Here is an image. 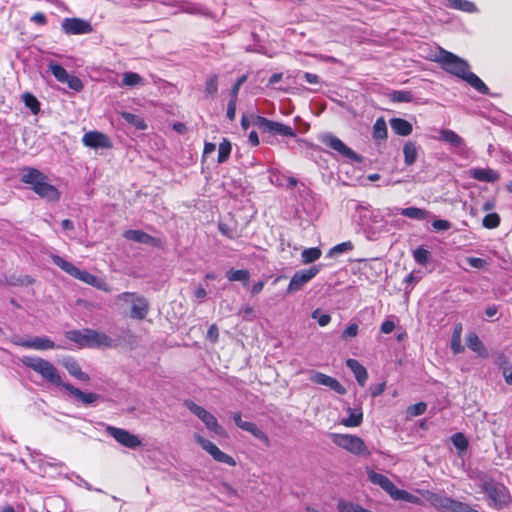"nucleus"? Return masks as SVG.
Instances as JSON below:
<instances>
[{
    "label": "nucleus",
    "instance_id": "72a5a7b5",
    "mask_svg": "<svg viewBox=\"0 0 512 512\" xmlns=\"http://www.w3.org/2000/svg\"><path fill=\"white\" fill-rule=\"evenodd\" d=\"M461 332H462V325L457 324L454 327V331L452 334L451 339V349L454 354H460L464 352V346L461 344Z\"/></svg>",
    "mask_w": 512,
    "mask_h": 512
},
{
    "label": "nucleus",
    "instance_id": "de8ad7c7",
    "mask_svg": "<svg viewBox=\"0 0 512 512\" xmlns=\"http://www.w3.org/2000/svg\"><path fill=\"white\" fill-rule=\"evenodd\" d=\"M413 257L418 264L424 266L429 262L431 258V253L427 249H424L423 247H418L413 251Z\"/></svg>",
    "mask_w": 512,
    "mask_h": 512
},
{
    "label": "nucleus",
    "instance_id": "20e7f679",
    "mask_svg": "<svg viewBox=\"0 0 512 512\" xmlns=\"http://www.w3.org/2000/svg\"><path fill=\"white\" fill-rule=\"evenodd\" d=\"M184 405L191 413H193L204 423L205 427L210 432L220 437L226 436L225 429L222 425L219 424L217 418L212 413L207 411L202 406L196 404L192 400H185Z\"/></svg>",
    "mask_w": 512,
    "mask_h": 512
},
{
    "label": "nucleus",
    "instance_id": "8fccbe9b",
    "mask_svg": "<svg viewBox=\"0 0 512 512\" xmlns=\"http://www.w3.org/2000/svg\"><path fill=\"white\" fill-rule=\"evenodd\" d=\"M500 216L497 213H488L482 221V224L487 229H494L500 225Z\"/></svg>",
    "mask_w": 512,
    "mask_h": 512
},
{
    "label": "nucleus",
    "instance_id": "6ab92c4d",
    "mask_svg": "<svg viewBox=\"0 0 512 512\" xmlns=\"http://www.w3.org/2000/svg\"><path fill=\"white\" fill-rule=\"evenodd\" d=\"M368 479L371 483L380 486L385 492H387L391 498L395 495L397 487L394 483L385 475L377 473L373 470L367 472Z\"/></svg>",
    "mask_w": 512,
    "mask_h": 512
},
{
    "label": "nucleus",
    "instance_id": "423d86ee",
    "mask_svg": "<svg viewBox=\"0 0 512 512\" xmlns=\"http://www.w3.org/2000/svg\"><path fill=\"white\" fill-rule=\"evenodd\" d=\"M331 439L336 446L354 455H370V451L364 441L356 435L333 433L331 434Z\"/></svg>",
    "mask_w": 512,
    "mask_h": 512
},
{
    "label": "nucleus",
    "instance_id": "603ef678",
    "mask_svg": "<svg viewBox=\"0 0 512 512\" xmlns=\"http://www.w3.org/2000/svg\"><path fill=\"white\" fill-rule=\"evenodd\" d=\"M337 508L339 512H360L362 506L355 504L353 502L339 500Z\"/></svg>",
    "mask_w": 512,
    "mask_h": 512
},
{
    "label": "nucleus",
    "instance_id": "5701e85b",
    "mask_svg": "<svg viewBox=\"0 0 512 512\" xmlns=\"http://www.w3.org/2000/svg\"><path fill=\"white\" fill-rule=\"evenodd\" d=\"M346 366L353 372L358 384L364 386L367 379L368 373L366 368L356 359H347Z\"/></svg>",
    "mask_w": 512,
    "mask_h": 512
},
{
    "label": "nucleus",
    "instance_id": "aec40b11",
    "mask_svg": "<svg viewBox=\"0 0 512 512\" xmlns=\"http://www.w3.org/2000/svg\"><path fill=\"white\" fill-rule=\"evenodd\" d=\"M469 176L477 181L494 183L500 179V174L491 168H471Z\"/></svg>",
    "mask_w": 512,
    "mask_h": 512
},
{
    "label": "nucleus",
    "instance_id": "ea45409f",
    "mask_svg": "<svg viewBox=\"0 0 512 512\" xmlns=\"http://www.w3.org/2000/svg\"><path fill=\"white\" fill-rule=\"evenodd\" d=\"M22 100H23L25 106L27 108H29L33 114L36 115L39 113L40 102L37 100V98L33 94H31L29 92H25L22 95Z\"/></svg>",
    "mask_w": 512,
    "mask_h": 512
},
{
    "label": "nucleus",
    "instance_id": "6e6552de",
    "mask_svg": "<svg viewBox=\"0 0 512 512\" xmlns=\"http://www.w3.org/2000/svg\"><path fill=\"white\" fill-rule=\"evenodd\" d=\"M117 299L132 304L130 312L131 318L143 320L147 316L149 303L144 296L132 292H123L117 296Z\"/></svg>",
    "mask_w": 512,
    "mask_h": 512
},
{
    "label": "nucleus",
    "instance_id": "473e14b6",
    "mask_svg": "<svg viewBox=\"0 0 512 512\" xmlns=\"http://www.w3.org/2000/svg\"><path fill=\"white\" fill-rule=\"evenodd\" d=\"M226 277L231 282L240 281L244 286H246L250 278V272L246 269H230L226 272Z\"/></svg>",
    "mask_w": 512,
    "mask_h": 512
},
{
    "label": "nucleus",
    "instance_id": "393cba45",
    "mask_svg": "<svg viewBox=\"0 0 512 512\" xmlns=\"http://www.w3.org/2000/svg\"><path fill=\"white\" fill-rule=\"evenodd\" d=\"M397 211L402 216L418 221H423L432 217V214L428 210L418 207L397 208Z\"/></svg>",
    "mask_w": 512,
    "mask_h": 512
},
{
    "label": "nucleus",
    "instance_id": "412c9836",
    "mask_svg": "<svg viewBox=\"0 0 512 512\" xmlns=\"http://www.w3.org/2000/svg\"><path fill=\"white\" fill-rule=\"evenodd\" d=\"M15 344L36 350H48L55 348V344L52 340L47 337H35L30 340H18L14 342Z\"/></svg>",
    "mask_w": 512,
    "mask_h": 512
},
{
    "label": "nucleus",
    "instance_id": "6e6d98bb",
    "mask_svg": "<svg viewBox=\"0 0 512 512\" xmlns=\"http://www.w3.org/2000/svg\"><path fill=\"white\" fill-rule=\"evenodd\" d=\"M64 83H66L70 89L76 92H80L84 87L82 81L77 76L70 74L67 76V80H65Z\"/></svg>",
    "mask_w": 512,
    "mask_h": 512
},
{
    "label": "nucleus",
    "instance_id": "dca6fc26",
    "mask_svg": "<svg viewBox=\"0 0 512 512\" xmlns=\"http://www.w3.org/2000/svg\"><path fill=\"white\" fill-rule=\"evenodd\" d=\"M82 142L86 147L98 149V148H111L112 143L109 137L98 131H90L84 134Z\"/></svg>",
    "mask_w": 512,
    "mask_h": 512
},
{
    "label": "nucleus",
    "instance_id": "3c124183",
    "mask_svg": "<svg viewBox=\"0 0 512 512\" xmlns=\"http://www.w3.org/2000/svg\"><path fill=\"white\" fill-rule=\"evenodd\" d=\"M450 499L449 497H445V496H441V495H438V494H432L429 498V501L431 502V504L438 508V509H446L447 510V506H448V502H450Z\"/></svg>",
    "mask_w": 512,
    "mask_h": 512
},
{
    "label": "nucleus",
    "instance_id": "39448f33",
    "mask_svg": "<svg viewBox=\"0 0 512 512\" xmlns=\"http://www.w3.org/2000/svg\"><path fill=\"white\" fill-rule=\"evenodd\" d=\"M482 490L487 494L490 505L495 509H502L510 502V494L508 489L501 483L492 479L482 483Z\"/></svg>",
    "mask_w": 512,
    "mask_h": 512
},
{
    "label": "nucleus",
    "instance_id": "338daca9",
    "mask_svg": "<svg viewBox=\"0 0 512 512\" xmlns=\"http://www.w3.org/2000/svg\"><path fill=\"white\" fill-rule=\"evenodd\" d=\"M183 10L190 14H201L202 13V8L193 3H186L183 6Z\"/></svg>",
    "mask_w": 512,
    "mask_h": 512
},
{
    "label": "nucleus",
    "instance_id": "e433bc0d",
    "mask_svg": "<svg viewBox=\"0 0 512 512\" xmlns=\"http://www.w3.org/2000/svg\"><path fill=\"white\" fill-rule=\"evenodd\" d=\"M448 4L451 8L464 12L474 13L477 11L475 4L468 0H448Z\"/></svg>",
    "mask_w": 512,
    "mask_h": 512
},
{
    "label": "nucleus",
    "instance_id": "58836bf2",
    "mask_svg": "<svg viewBox=\"0 0 512 512\" xmlns=\"http://www.w3.org/2000/svg\"><path fill=\"white\" fill-rule=\"evenodd\" d=\"M74 278L79 279L89 285L100 288L101 280L97 276H95L87 271H82L80 269H77V272L75 273Z\"/></svg>",
    "mask_w": 512,
    "mask_h": 512
},
{
    "label": "nucleus",
    "instance_id": "5fc2aeb1",
    "mask_svg": "<svg viewBox=\"0 0 512 512\" xmlns=\"http://www.w3.org/2000/svg\"><path fill=\"white\" fill-rule=\"evenodd\" d=\"M427 409V404L425 402H418L414 405H411L407 409V413L411 417H416L425 413Z\"/></svg>",
    "mask_w": 512,
    "mask_h": 512
},
{
    "label": "nucleus",
    "instance_id": "f8f14e48",
    "mask_svg": "<svg viewBox=\"0 0 512 512\" xmlns=\"http://www.w3.org/2000/svg\"><path fill=\"white\" fill-rule=\"evenodd\" d=\"M320 272V266L314 265L308 269L299 270L294 273L287 287V294H293L302 289Z\"/></svg>",
    "mask_w": 512,
    "mask_h": 512
},
{
    "label": "nucleus",
    "instance_id": "b1692460",
    "mask_svg": "<svg viewBox=\"0 0 512 512\" xmlns=\"http://www.w3.org/2000/svg\"><path fill=\"white\" fill-rule=\"evenodd\" d=\"M123 237L127 240L134 241L137 243L147 244V245H155L156 239L152 237L151 235L147 234L146 232H143L141 230H126L123 233Z\"/></svg>",
    "mask_w": 512,
    "mask_h": 512
},
{
    "label": "nucleus",
    "instance_id": "69168bd1",
    "mask_svg": "<svg viewBox=\"0 0 512 512\" xmlns=\"http://www.w3.org/2000/svg\"><path fill=\"white\" fill-rule=\"evenodd\" d=\"M218 336V327L215 324H212L207 331V339H209L211 342H216L218 340Z\"/></svg>",
    "mask_w": 512,
    "mask_h": 512
},
{
    "label": "nucleus",
    "instance_id": "1a4fd4ad",
    "mask_svg": "<svg viewBox=\"0 0 512 512\" xmlns=\"http://www.w3.org/2000/svg\"><path fill=\"white\" fill-rule=\"evenodd\" d=\"M253 125L259 128L263 133L272 135H281L284 137H295L296 133L291 126L280 122L271 121L263 116H252Z\"/></svg>",
    "mask_w": 512,
    "mask_h": 512
},
{
    "label": "nucleus",
    "instance_id": "4468645a",
    "mask_svg": "<svg viewBox=\"0 0 512 512\" xmlns=\"http://www.w3.org/2000/svg\"><path fill=\"white\" fill-rule=\"evenodd\" d=\"M62 31L67 35L90 34L93 32L91 23L82 18H65L61 24Z\"/></svg>",
    "mask_w": 512,
    "mask_h": 512
},
{
    "label": "nucleus",
    "instance_id": "c756f323",
    "mask_svg": "<svg viewBox=\"0 0 512 512\" xmlns=\"http://www.w3.org/2000/svg\"><path fill=\"white\" fill-rule=\"evenodd\" d=\"M348 417L341 420V424L346 427H357L363 421V413L360 408H347Z\"/></svg>",
    "mask_w": 512,
    "mask_h": 512
},
{
    "label": "nucleus",
    "instance_id": "2f4dec72",
    "mask_svg": "<svg viewBox=\"0 0 512 512\" xmlns=\"http://www.w3.org/2000/svg\"><path fill=\"white\" fill-rule=\"evenodd\" d=\"M51 260H52L53 264L58 266L60 269H62L63 271H65L67 274H69L72 277H74L75 273L77 272L78 268L74 264H72L71 262L60 257L59 255L52 254Z\"/></svg>",
    "mask_w": 512,
    "mask_h": 512
},
{
    "label": "nucleus",
    "instance_id": "49530a36",
    "mask_svg": "<svg viewBox=\"0 0 512 512\" xmlns=\"http://www.w3.org/2000/svg\"><path fill=\"white\" fill-rule=\"evenodd\" d=\"M353 248H354V246L351 241L342 242V243L337 244L334 247H332L328 252V256L335 257L342 253L351 251Z\"/></svg>",
    "mask_w": 512,
    "mask_h": 512
},
{
    "label": "nucleus",
    "instance_id": "13d9d810",
    "mask_svg": "<svg viewBox=\"0 0 512 512\" xmlns=\"http://www.w3.org/2000/svg\"><path fill=\"white\" fill-rule=\"evenodd\" d=\"M247 80V76L246 75H243L241 76L240 78L237 79V81L235 82V84L232 86L231 88V91H230V99L232 100H236L237 101V98H238V93H239V90H240V87L242 86V84Z\"/></svg>",
    "mask_w": 512,
    "mask_h": 512
},
{
    "label": "nucleus",
    "instance_id": "f03ea898",
    "mask_svg": "<svg viewBox=\"0 0 512 512\" xmlns=\"http://www.w3.org/2000/svg\"><path fill=\"white\" fill-rule=\"evenodd\" d=\"M65 336L79 347L111 348L115 346V341L110 336L94 329L69 330Z\"/></svg>",
    "mask_w": 512,
    "mask_h": 512
},
{
    "label": "nucleus",
    "instance_id": "9b49d317",
    "mask_svg": "<svg viewBox=\"0 0 512 512\" xmlns=\"http://www.w3.org/2000/svg\"><path fill=\"white\" fill-rule=\"evenodd\" d=\"M194 439L196 443L199 444L201 448L206 451L215 461L227 464L229 466L236 465L234 458L221 451L213 442L207 440L199 434H195Z\"/></svg>",
    "mask_w": 512,
    "mask_h": 512
},
{
    "label": "nucleus",
    "instance_id": "cd10ccee",
    "mask_svg": "<svg viewBox=\"0 0 512 512\" xmlns=\"http://www.w3.org/2000/svg\"><path fill=\"white\" fill-rule=\"evenodd\" d=\"M466 345L469 349L476 352L481 357H487L488 352L482 341L479 339L478 335L474 332H471L466 337Z\"/></svg>",
    "mask_w": 512,
    "mask_h": 512
},
{
    "label": "nucleus",
    "instance_id": "a211bd4d",
    "mask_svg": "<svg viewBox=\"0 0 512 512\" xmlns=\"http://www.w3.org/2000/svg\"><path fill=\"white\" fill-rule=\"evenodd\" d=\"M64 389L72 395L77 402L84 406H95L101 398L99 394L94 392H83L71 384L64 385Z\"/></svg>",
    "mask_w": 512,
    "mask_h": 512
},
{
    "label": "nucleus",
    "instance_id": "f3484780",
    "mask_svg": "<svg viewBox=\"0 0 512 512\" xmlns=\"http://www.w3.org/2000/svg\"><path fill=\"white\" fill-rule=\"evenodd\" d=\"M310 380L315 384L327 386L340 395H344L347 392L346 388L336 378L321 372H313Z\"/></svg>",
    "mask_w": 512,
    "mask_h": 512
},
{
    "label": "nucleus",
    "instance_id": "e2e57ef3",
    "mask_svg": "<svg viewBox=\"0 0 512 512\" xmlns=\"http://www.w3.org/2000/svg\"><path fill=\"white\" fill-rule=\"evenodd\" d=\"M236 105L237 101L230 99L227 105L226 116L229 120L233 121L236 115Z\"/></svg>",
    "mask_w": 512,
    "mask_h": 512
},
{
    "label": "nucleus",
    "instance_id": "c9c22d12",
    "mask_svg": "<svg viewBox=\"0 0 512 512\" xmlns=\"http://www.w3.org/2000/svg\"><path fill=\"white\" fill-rule=\"evenodd\" d=\"M373 138L375 140H385L387 138V125L382 117L376 119L373 125Z\"/></svg>",
    "mask_w": 512,
    "mask_h": 512
},
{
    "label": "nucleus",
    "instance_id": "c03bdc74",
    "mask_svg": "<svg viewBox=\"0 0 512 512\" xmlns=\"http://www.w3.org/2000/svg\"><path fill=\"white\" fill-rule=\"evenodd\" d=\"M49 70L53 76L61 83H64L65 80H67V76L69 75L64 67L54 62L49 64Z\"/></svg>",
    "mask_w": 512,
    "mask_h": 512
},
{
    "label": "nucleus",
    "instance_id": "0e129e2a",
    "mask_svg": "<svg viewBox=\"0 0 512 512\" xmlns=\"http://www.w3.org/2000/svg\"><path fill=\"white\" fill-rule=\"evenodd\" d=\"M464 507V503L458 500L450 499L448 502L447 510L450 512H461Z\"/></svg>",
    "mask_w": 512,
    "mask_h": 512
},
{
    "label": "nucleus",
    "instance_id": "a878e982",
    "mask_svg": "<svg viewBox=\"0 0 512 512\" xmlns=\"http://www.w3.org/2000/svg\"><path fill=\"white\" fill-rule=\"evenodd\" d=\"M439 140L444 141L455 148L462 149L465 147L464 139L461 136H459L457 133H455L453 130H450V129L440 130Z\"/></svg>",
    "mask_w": 512,
    "mask_h": 512
},
{
    "label": "nucleus",
    "instance_id": "7c9ffc66",
    "mask_svg": "<svg viewBox=\"0 0 512 512\" xmlns=\"http://www.w3.org/2000/svg\"><path fill=\"white\" fill-rule=\"evenodd\" d=\"M462 80L466 81L479 93L483 95L489 94V88L487 87V85L473 72L468 71V73L463 77Z\"/></svg>",
    "mask_w": 512,
    "mask_h": 512
},
{
    "label": "nucleus",
    "instance_id": "bf43d9fd",
    "mask_svg": "<svg viewBox=\"0 0 512 512\" xmlns=\"http://www.w3.org/2000/svg\"><path fill=\"white\" fill-rule=\"evenodd\" d=\"M467 263L476 269H482L487 265V262L485 259L478 258V257H468Z\"/></svg>",
    "mask_w": 512,
    "mask_h": 512
},
{
    "label": "nucleus",
    "instance_id": "4d7b16f0",
    "mask_svg": "<svg viewBox=\"0 0 512 512\" xmlns=\"http://www.w3.org/2000/svg\"><path fill=\"white\" fill-rule=\"evenodd\" d=\"M311 317L312 319L317 320L321 327L328 325L331 321V316L329 314H321L319 309L314 310Z\"/></svg>",
    "mask_w": 512,
    "mask_h": 512
},
{
    "label": "nucleus",
    "instance_id": "774afa93",
    "mask_svg": "<svg viewBox=\"0 0 512 512\" xmlns=\"http://www.w3.org/2000/svg\"><path fill=\"white\" fill-rule=\"evenodd\" d=\"M395 329V323L392 320H386L381 324V332L389 334Z\"/></svg>",
    "mask_w": 512,
    "mask_h": 512
},
{
    "label": "nucleus",
    "instance_id": "37998d69",
    "mask_svg": "<svg viewBox=\"0 0 512 512\" xmlns=\"http://www.w3.org/2000/svg\"><path fill=\"white\" fill-rule=\"evenodd\" d=\"M451 441L460 454L465 452L468 448V440L461 432L455 433L451 437Z\"/></svg>",
    "mask_w": 512,
    "mask_h": 512
},
{
    "label": "nucleus",
    "instance_id": "052dcab7",
    "mask_svg": "<svg viewBox=\"0 0 512 512\" xmlns=\"http://www.w3.org/2000/svg\"><path fill=\"white\" fill-rule=\"evenodd\" d=\"M432 227L437 231H447L451 228V223L447 220L438 219L433 221Z\"/></svg>",
    "mask_w": 512,
    "mask_h": 512
},
{
    "label": "nucleus",
    "instance_id": "4c0bfd02",
    "mask_svg": "<svg viewBox=\"0 0 512 512\" xmlns=\"http://www.w3.org/2000/svg\"><path fill=\"white\" fill-rule=\"evenodd\" d=\"M121 116L127 123L135 126L139 130H145L147 128L145 121L136 114L125 111L121 113Z\"/></svg>",
    "mask_w": 512,
    "mask_h": 512
},
{
    "label": "nucleus",
    "instance_id": "a19ab883",
    "mask_svg": "<svg viewBox=\"0 0 512 512\" xmlns=\"http://www.w3.org/2000/svg\"><path fill=\"white\" fill-rule=\"evenodd\" d=\"M144 83L143 78L135 72H126L123 74L122 86H136Z\"/></svg>",
    "mask_w": 512,
    "mask_h": 512
},
{
    "label": "nucleus",
    "instance_id": "bb28decb",
    "mask_svg": "<svg viewBox=\"0 0 512 512\" xmlns=\"http://www.w3.org/2000/svg\"><path fill=\"white\" fill-rule=\"evenodd\" d=\"M389 124L393 132L400 136H408L413 130L412 124L402 118H392Z\"/></svg>",
    "mask_w": 512,
    "mask_h": 512
},
{
    "label": "nucleus",
    "instance_id": "680f3d73",
    "mask_svg": "<svg viewBox=\"0 0 512 512\" xmlns=\"http://www.w3.org/2000/svg\"><path fill=\"white\" fill-rule=\"evenodd\" d=\"M358 334V325L356 323H352L347 326V328L343 331V338H352Z\"/></svg>",
    "mask_w": 512,
    "mask_h": 512
},
{
    "label": "nucleus",
    "instance_id": "9d476101",
    "mask_svg": "<svg viewBox=\"0 0 512 512\" xmlns=\"http://www.w3.org/2000/svg\"><path fill=\"white\" fill-rule=\"evenodd\" d=\"M320 141L329 147L330 149L337 152L344 158H347L354 162H362V157L354 152L351 148H349L341 139L334 136L331 133H326L321 135Z\"/></svg>",
    "mask_w": 512,
    "mask_h": 512
},
{
    "label": "nucleus",
    "instance_id": "c85d7f7f",
    "mask_svg": "<svg viewBox=\"0 0 512 512\" xmlns=\"http://www.w3.org/2000/svg\"><path fill=\"white\" fill-rule=\"evenodd\" d=\"M420 146L413 141H407L403 146L404 163L407 166L413 165L418 157Z\"/></svg>",
    "mask_w": 512,
    "mask_h": 512
},
{
    "label": "nucleus",
    "instance_id": "a18cd8bd",
    "mask_svg": "<svg viewBox=\"0 0 512 512\" xmlns=\"http://www.w3.org/2000/svg\"><path fill=\"white\" fill-rule=\"evenodd\" d=\"M394 500H403V501H406V502H409V503H412V504H419L420 503V498L405 491V490H400L397 488V490L395 491V495H393V498Z\"/></svg>",
    "mask_w": 512,
    "mask_h": 512
},
{
    "label": "nucleus",
    "instance_id": "f704fd0d",
    "mask_svg": "<svg viewBox=\"0 0 512 512\" xmlns=\"http://www.w3.org/2000/svg\"><path fill=\"white\" fill-rule=\"evenodd\" d=\"M321 250L318 247L306 248L301 253V260L303 264H310L315 262L321 257Z\"/></svg>",
    "mask_w": 512,
    "mask_h": 512
},
{
    "label": "nucleus",
    "instance_id": "7ed1b4c3",
    "mask_svg": "<svg viewBox=\"0 0 512 512\" xmlns=\"http://www.w3.org/2000/svg\"><path fill=\"white\" fill-rule=\"evenodd\" d=\"M23 364L37 372L44 378L46 381L50 382L53 385L64 388V383L62 378L56 369V367L49 362L40 357H24L22 360Z\"/></svg>",
    "mask_w": 512,
    "mask_h": 512
},
{
    "label": "nucleus",
    "instance_id": "f257e3e1",
    "mask_svg": "<svg viewBox=\"0 0 512 512\" xmlns=\"http://www.w3.org/2000/svg\"><path fill=\"white\" fill-rule=\"evenodd\" d=\"M20 181L30 188L41 198L47 201L56 202L60 198L58 189L48 182V177L40 170L32 167L21 169Z\"/></svg>",
    "mask_w": 512,
    "mask_h": 512
},
{
    "label": "nucleus",
    "instance_id": "0eeeda50",
    "mask_svg": "<svg viewBox=\"0 0 512 512\" xmlns=\"http://www.w3.org/2000/svg\"><path fill=\"white\" fill-rule=\"evenodd\" d=\"M438 61L446 72L461 79L468 73L470 68L466 60L446 50H441Z\"/></svg>",
    "mask_w": 512,
    "mask_h": 512
},
{
    "label": "nucleus",
    "instance_id": "09e8293b",
    "mask_svg": "<svg viewBox=\"0 0 512 512\" xmlns=\"http://www.w3.org/2000/svg\"><path fill=\"white\" fill-rule=\"evenodd\" d=\"M218 91V76L211 75L207 78L205 83V94L208 96H215Z\"/></svg>",
    "mask_w": 512,
    "mask_h": 512
},
{
    "label": "nucleus",
    "instance_id": "2eb2a0df",
    "mask_svg": "<svg viewBox=\"0 0 512 512\" xmlns=\"http://www.w3.org/2000/svg\"><path fill=\"white\" fill-rule=\"evenodd\" d=\"M233 420H234L235 425L238 428L252 434L256 439L261 441L266 447H270L271 442H270L268 435L262 429H260L254 422H249V421L243 420L240 412H236L233 414Z\"/></svg>",
    "mask_w": 512,
    "mask_h": 512
},
{
    "label": "nucleus",
    "instance_id": "ddd939ff",
    "mask_svg": "<svg viewBox=\"0 0 512 512\" xmlns=\"http://www.w3.org/2000/svg\"><path fill=\"white\" fill-rule=\"evenodd\" d=\"M106 432L119 444L129 449H136L142 445V441L139 439V437L130 433L128 430L114 426H107Z\"/></svg>",
    "mask_w": 512,
    "mask_h": 512
},
{
    "label": "nucleus",
    "instance_id": "4be33fe9",
    "mask_svg": "<svg viewBox=\"0 0 512 512\" xmlns=\"http://www.w3.org/2000/svg\"><path fill=\"white\" fill-rule=\"evenodd\" d=\"M62 365L66 368L68 373L76 379L83 382L90 381V376L86 372L82 371L80 365L73 357L64 358Z\"/></svg>",
    "mask_w": 512,
    "mask_h": 512
},
{
    "label": "nucleus",
    "instance_id": "79ce46f5",
    "mask_svg": "<svg viewBox=\"0 0 512 512\" xmlns=\"http://www.w3.org/2000/svg\"><path fill=\"white\" fill-rule=\"evenodd\" d=\"M231 143L227 139H223V141L219 144L218 149V163H224L228 160L231 153Z\"/></svg>",
    "mask_w": 512,
    "mask_h": 512
},
{
    "label": "nucleus",
    "instance_id": "864d4df0",
    "mask_svg": "<svg viewBox=\"0 0 512 512\" xmlns=\"http://www.w3.org/2000/svg\"><path fill=\"white\" fill-rule=\"evenodd\" d=\"M391 100L393 102H411L413 100V95L409 91H393L391 93Z\"/></svg>",
    "mask_w": 512,
    "mask_h": 512
}]
</instances>
